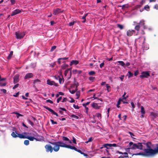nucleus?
<instances>
[{
  "label": "nucleus",
  "instance_id": "nucleus-1",
  "mask_svg": "<svg viewBox=\"0 0 158 158\" xmlns=\"http://www.w3.org/2000/svg\"><path fill=\"white\" fill-rule=\"evenodd\" d=\"M130 147L126 149V150L128 151L130 149L133 150L136 149L140 150H143V152L137 153L133 154L132 155H142L143 156H153L158 153V144H156V148L154 149L151 148L152 143L148 142L147 143H133L131 142L129 144Z\"/></svg>",
  "mask_w": 158,
  "mask_h": 158
},
{
  "label": "nucleus",
  "instance_id": "nucleus-2",
  "mask_svg": "<svg viewBox=\"0 0 158 158\" xmlns=\"http://www.w3.org/2000/svg\"><path fill=\"white\" fill-rule=\"evenodd\" d=\"M49 143L54 146L53 148L55 152H57L59 150L60 146L58 143L57 141L56 142H49Z\"/></svg>",
  "mask_w": 158,
  "mask_h": 158
},
{
  "label": "nucleus",
  "instance_id": "nucleus-3",
  "mask_svg": "<svg viewBox=\"0 0 158 158\" xmlns=\"http://www.w3.org/2000/svg\"><path fill=\"white\" fill-rule=\"evenodd\" d=\"M15 34L16 38L18 39H21L23 38L25 35L24 32H20L19 31L16 32Z\"/></svg>",
  "mask_w": 158,
  "mask_h": 158
},
{
  "label": "nucleus",
  "instance_id": "nucleus-4",
  "mask_svg": "<svg viewBox=\"0 0 158 158\" xmlns=\"http://www.w3.org/2000/svg\"><path fill=\"white\" fill-rule=\"evenodd\" d=\"M60 147L67 148L70 149L71 146L66 144L61 141H57Z\"/></svg>",
  "mask_w": 158,
  "mask_h": 158
},
{
  "label": "nucleus",
  "instance_id": "nucleus-5",
  "mask_svg": "<svg viewBox=\"0 0 158 158\" xmlns=\"http://www.w3.org/2000/svg\"><path fill=\"white\" fill-rule=\"evenodd\" d=\"M45 148L47 152H50L52 153L53 151L52 147L50 145L47 144L45 146Z\"/></svg>",
  "mask_w": 158,
  "mask_h": 158
},
{
  "label": "nucleus",
  "instance_id": "nucleus-6",
  "mask_svg": "<svg viewBox=\"0 0 158 158\" xmlns=\"http://www.w3.org/2000/svg\"><path fill=\"white\" fill-rule=\"evenodd\" d=\"M43 107L45 109L48 110L49 111L51 112L52 114L56 115L57 117L58 116V115L57 113L54 111L53 110L50 108L46 106H44Z\"/></svg>",
  "mask_w": 158,
  "mask_h": 158
},
{
  "label": "nucleus",
  "instance_id": "nucleus-7",
  "mask_svg": "<svg viewBox=\"0 0 158 158\" xmlns=\"http://www.w3.org/2000/svg\"><path fill=\"white\" fill-rule=\"evenodd\" d=\"M150 76L149 73L148 72H143L141 73V74L140 76V77L143 78L144 77L147 78Z\"/></svg>",
  "mask_w": 158,
  "mask_h": 158
},
{
  "label": "nucleus",
  "instance_id": "nucleus-8",
  "mask_svg": "<svg viewBox=\"0 0 158 158\" xmlns=\"http://www.w3.org/2000/svg\"><path fill=\"white\" fill-rule=\"evenodd\" d=\"M47 84L51 85H54L55 86H58L57 83H56L54 81H51L49 79L47 80Z\"/></svg>",
  "mask_w": 158,
  "mask_h": 158
},
{
  "label": "nucleus",
  "instance_id": "nucleus-9",
  "mask_svg": "<svg viewBox=\"0 0 158 158\" xmlns=\"http://www.w3.org/2000/svg\"><path fill=\"white\" fill-rule=\"evenodd\" d=\"M63 10H61V9L57 8L56 9L54 10L53 12V14L54 15H56L60 13H62L63 12Z\"/></svg>",
  "mask_w": 158,
  "mask_h": 158
},
{
  "label": "nucleus",
  "instance_id": "nucleus-10",
  "mask_svg": "<svg viewBox=\"0 0 158 158\" xmlns=\"http://www.w3.org/2000/svg\"><path fill=\"white\" fill-rule=\"evenodd\" d=\"M135 31L134 30H128L127 32V35L128 36H131L133 34L135 33Z\"/></svg>",
  "mask_w": 158,
  "mask_h": 158
},
{
  "label": "nucleus",
  "instance_id": "nucleus-11",
  "mask_svg": "<svg viewBox=\"0 0 158 158\" xmlns=\"http://www.w3.org/2000/svg\"><path fill=\"white\" fill-rule=\"evenodd\" d=\"M103 147L105 148H106L107 149H108L109 148L107 147V146H109L110 147H111L112 146L113 147H117L118 146L117 145V144L115 143H113V144H109V143H106L105 144L103 145Z\"/></svg>",
  "mask_w": 158,
  "mask_h": 158
},
{
  "label": "nucleus",
  "instance_id": "nucleus-12",
  "mask_svg": "<svg viewBox=\"0 0 158 158\" xmlns=\"http://www.w3.org/2000/svg\"><path fill=\"white\" fill-rule=\"evenodd\" d=\"M21 10H20L19 9H16L15 10H14L12 13L11 14V16H13L14 15H17L20 12H21Z\"/></svg>",
  "mask_w": 158,
  "mask_h": 158
},
{
  "label": "nucleus",
  "instance_id": "nucleus-13",
  "mask_svg": "<svg viewBox=\"0 0 158 158\" xmlns=\"http://www.w3.org/2000/svg\"><path fill=\"white\" fill-rule=\"evenodd\" d=\"M33 76V73H29L27 74L24 77L25 79H27L32 77Z\"/></svg>",
  "mask_w": 158,
  "mask_h": 158
},
{
  "label": "nucleus",
  "instance_id": "nucleus-14",
  "mask_svg": "<svg viewBox=\"0 0 158 158\" xmlns=\"http://www.w3.org/2000/svg\"><path fill=\"white\" fill-rule=\"evenodd\" d=\"M19 75L16 74L14 77V83L15 84L19 82Z\"/></svg>",
  "mask_w": 158,
  "mask_h": 158
},
{
  "label": "nucleus",
  "instance_id": "nucleus-15",
  "mask_svg": "<svg viewBox=\"0 0 158 158\" xmlns=\"http://www.w3.org/2000/svg\"><path fill=\"white\" fill-rule=\"evenodd\" d=\"M92 106L93 108L97 110L100 109L101 107V106L98 105L97 103L94 102L92 104Z\"/></svg>",
  "mask_w": 158,
  "mask_h": 158
},
{
  "label": "nucleus",
  "instance_id": "nucleus-16",
  "mask_svg": "<svg viewBox=\"0 0 158 158\" xmlns=\"http://www.w3.org/2000/svg\"><path fill=\"white\" fill-rule=\"evenodd\" d=\"M71 149L74 150L75 151L77 152H78L80 153L81 154L82 152L80 150L78 149L75 147L71 146L70 148Z\"/></svg>",
  "mask_w": 158,
  "mask_h": 158
},
{
  "label": "nucleus",
  "instance_id": "nucleus-17",
  "mask_svg": "<svg viewBox=\"0 0 158 158\" xmlns=\"http://www.w3.org/2000/svg\"><path fill=\"white\" fill-rule=\"evenodd\" d=\"M79 63L78 61L77 60H72L71 62L70 63V65H72L73 64L77 65Z\"/></svg>",
  "mask_w": 158,
  "mask_h": 158
},
{
  "label": "nucleus",
  "instance_id": "nucleus-18",
  "mask_svg": "<svg viewBox=\"0 0 158 158\" xmlns=\"http://www.w3.org/2000/svg\"><path fill=\"white\" fill-rule=\"evenodd\" d=\"M62 139L63 141H69V143H72L71 141L69 140V139L67 137L65 136H63L62 137Z\"/></svg>",
  "mask_w": 158,
  "mask_h": 158
},
{
  "label": "nucleus",
  "instance_id": "nucleus-19",
  "mask_svg": "<svg viewBox=\"0 0 158 158\" xmlns=\"http://www.w3.org/2000/svg\"><path fill=\"white\" fill-rule=\"evenodd\" d=\"M18 137H19L21 139H26V136L23 135L22 134H18Z\"/></svg>",
  "mask_w": 158,
  "mask_h": 158
},
{
  "label": "nucleus",
  "instance_id": "nucleus-20",
  "mask_svg": "<svg viewBox=\"0 0 158 158\" xmlns=\"http://www.w3.org/2000/svg\"><path fill=\"white\" fill-rule=\"evenodd\" d=\"M18 133L16 132H13L11 134V135L14 138H16L18 137Z\"/></svg>",
  "mask_w": 158,
  "mask_h": 158
},
{
  "label": "nucleus",
  "instance_id": "nucleus-21",
  "mask_svg": "<svg viewBox=\"0 0 158 158\" xmlns=\"http://www.w3.org/2000/svg\"><path fill=\"white\" fill-rule=\"evenodd\" d=\"M75 83L73 85V87L74 86H76V88L75 89L76 90H77L78 89L77 87L79 85L78 83L75 80Z\"/></svg>",
  "mask_w": 158,
  "mask_h": 158
},
{
  "label": "nucleus",
  "instance_id": "nucleus-22",
  "mask_svg": "<svg viewBox=\"0 0 158 158\" xmlns=\"http://www.w3.org/2000/svg\"><path fill=\"white\" fill-rule=\"evenodd\" d=\"M140 23H138L137 24L135 27V30L139 31L140 28Z\"/></svg>",
  "mask_w": 158,
  "mask_h": 158
},
{
  "label": "nucleus",
  "instance_id": "nucleus-23",
  "mask_svg": "<svg viewBox=\"0 0 158 158\" xmlns=\"http://www.w3.org/2000/svg\"><path fill=\"white\" fill-rule=\"evenodd\" d=\"M26 139H27L30 141H33L34 140V139H35V137L26 136Z\"/></svg>",
  "mask_w": 158,
  "mask_h": 158
},
{
  "label": "nucleus",
  "instance_id": "nucleus-24",
  "mask_svg": "<svg viewBox=\"0 0 158 158\" xmlns=\"http://www.w3.org/2000/svg\"><path fill=\"white\" fill-rule=\"evenodd\" d=\"M13 113L16 114V116L18 118H19V117L20 116H23V114H22L17 112H14Z\"/></svg>",
  "mask_w": 158,
  "mask_h": 158
},
{
  "label": "nucleus",
  "instance_id": "nucleus-25",
  "mask_svg": "<svg viewBox=\"0 0 158 158\" xmlns=\"http://www.w3.org/2000/svg\"><path fill=\"white\" fill-rule=\"evenodd\" d=\"M141 111L140 112L142 114H144L145 113V110L143 106H141Z\"/></svg>",
  "mask_w": 158,
  "mask_h": 158
},
{
  "label": "nucleus",
  "instance_id": "nucleus-26",
  "mask_svg": "<svg viewBox=\"0 0 158 158\" xmlns=\"http://www.w3.org/2000/svg\"><path fill=\"white\" fill-rule=\"evenodd\" d=\"M63 63H64V64H63L61 66V67L62 69H64L68 66V65L65 64V61H63Z\"/></svg>",
  "mask_w": 158,
  "mask_h": 158
},
{
  "label": "nucleus",
  "instance_id": "nucleus-27",
  "mask_svg": "<svg viewBox=\"0 0 158 158\" xmlns=\"http://www.w3.org/2000/svg\"><path fill=\"white\" fill-rule=\"evenodd\" d=\"M70 117H71V118H73L76 119H78L79 118L78 116H76L75 115L73 114H71L70 116Z\"/></svg>",
  "mask_w": 158,
  "mask_h": 158
},
{
  "label": "nucleus",
  "instance_id": "nucleus-28",
  "mask_svg": "<svg viewBox=\"0 0 158 158\" xmlns=\"http://www.w3.org/2000/svg\"><path fill=\"white\" fill-rule=\"evenodd\" d=\"M106 90L108 91V92H109L110 90V86L108 84H106Z\"/></svg>",
  "mask_w": 158,
  "mask_h": 158
},
{
  "label": "nucleus",
  "instance_id": "nucleus-29",
  "mask_svg": "<svg viewBox=\"0 0 158 158\" xmlns=\"http://www.w3.org/2000/svg\"><path fill=\"white\" fill-rule=\"evenodd\" d=\"M96 73L95 71H91L88 73V74L90 76H93Z\"/></svg>",
  "mask_w": 158,
  "mask_h": 158
},
{
  "label": "nucleus",
  "instance_id": "nucleus-30",
  "mask_svg": "<svg viewBox=\"0 0 158 158\" xmlns=\"http://www.w3.org/2000/svg\"><path fill=\"white\" fill-rule=\"evenodd\" d=\"M80 92L79 91H77L76 94V95L77 96V99H78L80 96Z\"/></svg>",
  "mask_w": 158,
  "mask_h": 158
},
{
  "label": "nucleus",
  "instance_id": "nucleus-31",
  "mask_svg": "<svg viewBox=\"0 0 158 158\" xmlns=\"http://www.w3.org/2000/svg\"><path fill=\"white\" fill-rule=\"evenodd\" d=\"M13 52L12 51H11L10 52V54H9V55L7 57V58L8 59H10L11 58L12 55H13Z\"/></svg>",
  "mask_w": 158,
  "mask_h": 158
},
{
  "label": "nucleus",
  "instance_id": "nucleus-32",
  "mask_svg": "<svg viewBox=\"0 0 158 158\" xmlns=\"http://www.w3.org/2000/svg\"><path fill=\"white\" fill-rule=\"evenodd\" d=\"M89 79L92 82H93L95 79V77H89Z\"/></svg>",
  "mask_w": 158,
  "mask_h": 158
},
{
  "label": "nucleus",
  "instance_id": "nucleus-33",
  "mask_svg": "<svg viewBox=\"0 0 158 158\" xmlns=\"http://www.w3.org/2000/svg\"><path fill=\"white\" fill-rule=\"evenodd\" d=\"M71 69H66L64 72V75L66 76L67 75V73L69 72V70H70V73H71Z\"/></svg>",
  "mask_w": 158,
  "mask_h": 158
},
{
  "label": "nucleus",
  "instance_id": "nucleus-34",
  "mask_svg": "<svg viewBox=\"0 0 158 158\" xmlns=\"http://www.w3.org/2000/svg\"><path fill=\"white\" fill-rule=\"evenodd\" d=\"M118 62L123 67H124L125 65V64L123 61H119Z\"/></svg>",
  "mask_w": 158,
  "mask_h": 158
},
{
  "label": "nucleus",
  "instance_id": "nucleus-35",
  "mask_svg": "<svg viewBox=\"0 0 158 158\" xmlns=\"http://www.w3.org/2000/svg\"><path fill=\"white\" fill-rule=\"evenodd\" d=\"M139 23H140V24H139L140 25V26L143 25V26L144 27L145 23H144V21L143 20H141Z\"/></svg>",
  "mask_w": 158,
  "mask_h": 158
},
{
  "label": "nucleus",
  "instance_id": "nucleus-36",
  "mask_svg": "<svg viewBox=\"0 0 158 158\" xmlns=\"http://www.w3.org/2000/svg\"><path fill=\"white\" fill-rule=\"evenodd\" d=\"M149 8H150L149 6L148 5H146L144 7V9L146 10L147 11H148L149 10Z\"/></svg>",
  "mask_w": 158,
  "mask_h": 158
},
{
  "label": "nucleus",
  "instance_id": "nucleus-37",
  "mask_svg": "<svg viewBox=\"0 0 158 158\" xmlns=\"http://www.w3.org/2000/svg\"><path fill=\"white\" fill-rule=\"evenodd\" d=\"M24 144L26 145H28L29 144V140H26L24 141Z\"/></svg>",
  "mask_w": 158,
  "mask_h": 158
},
{
  "label": "nucleus",
  "instance_id": "nucleus-38",
  "mask_svg": "<svg viewBox=\"0 0 158 158\" xmlns=\"http://www.w3.org/2000/svg\"><path fill=\"white\" fill-rule=\"evenodd\" d=\"M117 26L121 30L123 29V25L121 24H118L117 25Z\"/></svg>",
  "mask_w": 158,
  "mask_h": 158
},
{
  "label": "nucleus",
  "instance_id": "nucleus-39",
  "mask_svg": "<svg viewBox=\"0 0 158 158\" xmlns=\"http://www.w3.org/2000/svg\"><path fill=\"white\" fill-rule=\"evenodd\" d=\"M41 82V81L39 79H37L35 80L34 81L33 83L34 84H35L36 83H39Z\"/></svg>",
  "mask_w": 158,
  "mask_h": 158
},
{
  "label": "nucleus",
  "instance_id": "nucleus-40",
  "mask_svg": "<svg viewBox=\"0 0 158 158\" xmlns=\"http://www.w3.org/2000/svg\"><path fill=\"white\" fill-rule=\"evenodd\" d=\"M128 73H129V76H128V78H130V77H132L133 75V74L132 73L131 71H129L128 72Z\"/></svg>",
  "mask_w": 158,
  "mask_h": 158
},
{
  "label": "nucleus",
  "instance_id": "nucleus-41",
  "mask_svg": "<svg viewBox=\"0 0 158 158\" xmlns=\"http://www.w3.org/2000/svg\"><path fill=\"white\" fill-rule=\"evenodd\" d=\"M123 154L124 155V156H123L124 158H128V155L127 152H125L123 153Z\"/></svg>",
  "mask_w": 158,
  "mask_h": 158
},
{
  "label": "nucleus",
  "instance_id": "nucleus-42",
  "mask_svg": "<svg viewBox=\"0 0 158 158\" xmlns=\"http://www.w3.org/2000/svg\"><path fill=\"white\" fill-rule=\"evenodd\" d=\"M58 79L59 80V81L60 84H61L62 83V78H61L59 76H57Z\"/></svg>",
  "mask_w": 158,
  "mask_h": 158
},
{
  "label": "nucleus",
  "instance_id": "nucleus-43",
  "mask_svg": "<svg viewBox=\"0 0 158 158\" xmlns=\"http://www.w3.org/2000/svg\"><path fill=\"white\" fill-rule=\"evenodd\" d=\"M92 137H90L88 140L87 141H86V142H85V143H88L89 142H91L92 141Z\"/></svg>",
  "mask_w": 158,
  "mask_h": 158
},
{
  "label": "nucleus",
  "instance_id": "nucleus-44",
  "mask_svg": "<svg viewBox=\"0 0 158 158\" xmlns=\"http://www.w3.org/2000/svg\"><path fill=\"white\" fill-rule=\"evenodd\" d=\"M93 98H94V99H98V100H100V101H102V98H97L96 97H95V94H94Z\"/></svg>",
  "mask_w": 158,
  "mask_h": 158
},
{
  "label": "nucleus",
  "instance_id": "nucleus-45",
  "mask_svg": "<svg viewBox=\"0 0 158 158\" xmlns=\"http://www.w3.org/2000/svg\"><path fill=\"white\" fill-rule=\"evenodd\" d=\"M95 116H97L98 118H99L100 117V118H101V114L99 113H97L96 114Z\"/></svg>",
  "mask_w": 158,
  "mask_h": 158
},
{
  "label": "nucleus",
  "instance_id": "nucleus-46",
  "mask_svg": "<svg viewBox=\"0 0 158 158\" xmlns=\"http://www.w3.org/2000/svg\"><path fill=\"white\" fill-rule=\"evenodd\" d=\"M29 124H30L31 126H34V123L30 120H27Z\"/></svg>",
  "mask_w": 158,
  "mask_h": 158
},
{
  "label": "nucleus",
  "instance_id": "nucleus-47",
  "mask_svg": "<svg viewBox=\"0 0 158 158\" xmlns=\"http://www.w3.org/2000/svg\"><path fill=\"white\" fill-rule=\"evenodd\" d=\"M76 23V22L74 21H73L72 22H70L69 23V25L70 26H73L74 24V23Z\"/></svg>",
  "mask_w": 158,
  "mask_h": 158
},
{
  "label": "nucleus",
  "instance_id": "nucleus-48",
  "mask_svg": "<svg viewBox=\"0 0 158 158\" xmlns=\"http://www.w3.org/2000/svg\"><path fill=\"white\" fill-rule=\"evenodd\" d=\"M77 91V90H76V89L75 90H71L70 89L69 90V92L72 94H74Z\"/></svg>",
  "mask_w": 158,
  "mask_h": 158
},
{
  "label": "nucleus",
  "instance_id": "nucleus-49",
  "mask_svg": "<svg viewBox=\"0 0 158 158\" xmlns=\"http://www.w3.org/2000/svg\"><path fill=\"white\" fill-rule=\"evenodd\" d=\"M56 48V46H54L52 47L50 50V51L52 52Z\"/></svg>",
  "mask_w": 158,
  "mask_h": 158
},
{
  "label": "nucleus",
  "instance_id": "nucleus-50",
  "mask_svg": "<svg viewBox=\"0 0 158 158\" xmlns=\"http://www.w3.org/2000/svg\"><path fill=\"white\" fill-rule=\"evenodd\" d=\"M73 143L75 144H76L77 143L76 142V139L73 136Z\"/></svg>",
  "mask_w": 158,
  "mask_h": 158
},
{
  "label": "nucleus",
  "instance_id": "nucleus-51",
  "mask_svg": "<svg viewBox=\"0 0 158 158\" xmlns=\"http://www.w3.org/2000/svg\"><path fill=\"white\" fill-rule=\"evenodd\" d=\"M50 121H51L52 123V124H57V122H56L54 121V120L52 119H51Z\"/></svg>",
  "mask_w": 158,
  "mask_h": 158
},
{
  "label": "nucleus",
  "instance_id": "nucleus-52",
  "mask_svg": "<svg viewBox=\"0 0 158 158\" xmlns=\"http://www.w3.org/2000/svg\"><path fill=\"white\" fill-rule=\"evenodd\" d=\"M6 85V83H2V82H0V86H5Z\"/></svg>",
  "mask_w": 158,
  "mask_h": 158
},
{
  "label": "nucleus",
  "instance_id": "nucleus-53",
  "mask_svg": "<svg viewBox=\"0 0 158 158\" xmlns=\"http://www.w3.org/2000/svg\"><path fill=\"white\" fill-rule=\"evenodd\" d=\"M90 103V102H88L85 103H83L82 105H83V106H85V107H86V106L88 104H89Z\"/></svg>",
  "mask_w": 158,
  "mask_h": 158
},
{
  "label": "nucleus",
  "instance_id": "nucleus-54",
  "mask_svg": "<svg viewBox=\"0 0 158 158\" xmlns=\"http://www.w3.org/2000/svg\"><path fill=\"white\" fill-rule=\"evenodd\" d=\"M19 84H17L15 85L13 87V89H15L16 88L18 87L19 86Z\"/></svg>",
  "mask_w": 158,
  "mask_h": 158
},
{
  "label": "nucleus",
  "instance_id": "nucleus-55",
  "mask_svg": "<svg viewBox=\"0 0 158 158\" xmlns=\"http://www.w3.org/2000/svg\"><path fill=\"white\" fill-rule=\"evenodd\" d=\"M73 107L76 109H79V106L77 105H76L75 104H73Z\"/></svg>",
  "mask_w": 158,
  "mask_h": 158
},
{
  "label": "nucleus",
  "instance_id": "nucleus-56",
  "mask_svg": "<svg viewBox=\"0 0 158 158\" xmlns=\"http://www.w3.org/2000/svg\"><path fill=\"white\" fill-rule=\"evenodd\" d=\"M62 98V97H60L57 99V103H58L60 101L61 99Z\"/></svg>",
  "mask_w": 158,
  "mask_h": 158
},
{
  "label": "nucleus",
  "instance_id": "nucleus-57",
  "mask_svg": "<svg viewBox=\"0 0 158 158\" xmlns=\"http://www.w3.org/2000/svg\"><path fill=\"white\" fill-rule=\"evenodd\" d=\"M104 65V63L103 62L101 63L100 65V67L101 68H102Z\"/></svg>",
  "mask_w": 158,
  "mask_h": 158
},
{
  "label": "nucleus",
  "instance_id": "nucleus-58",
  "mask_svg": "<svg viewBox=\"0 0 158 158\" xmlns=\"http://www.w3.org/2000/svg\"><path fill=\"white\" fill-rule=\"evenodd\" d=\"M0 91H1L3 92L4 93H5L6 92V90L4 89H0Z\"/></svg>",
  "mask_w": 158,
  "mask_h": 158
},
{
  "label": "nucleus",
  "instance_id": "nucleus-59",
  "mask_svg": "<svg viewBox=\"0 0 158 158\" xmlns=\"http://www.w3.org/2000/svg\"><path fill=\"white\" fill-rule=\"evenodd\" d=\"M19 92H17V93H16L15 94H14L13 95V96L14 97H18L19 95Z\"/></svg>",
  "mask_w": 158,
  "mask_h": 158
},
{
  "label": "nucleus",
  "instance_id": "nucleus-60",
  "mask_svg": "<svg viewBox=\"0 0 158 158\" xmlns=\"http://www.w3.org/2000/svg\"><path fill=\"white\" fill-rule=\"evenodd\" d=\"M121 101H122V99L121 98L119 99L118 100V101L117 104L120 105V104Z\"/></svg>",
  "mask_w": 158,
  "mask_h": 158
},
{
  "label": "nucleus",
  "instance_id": "nucleus-61",
  "mask_svg": "<svg viewBox=\"0 0 158 158\" xmlns=\"http://www.w3.org/2000/svg\"><path fill=\"white\" fill-rule=\"evenodd\" d=\"M138 73H139V72H138V70H136L135 71L134 74L135 76H136L137 75H138Z\"/></svg>",
  "mask_w": 158,
  "mask_h": 158
},
{
  "label": "nucleus",
  "instance_id": "nucleus-62",
  "mask_svg": "<svg viewBox=\"0 0 158 158\" xmlns=\"http://www.w3.org/2000/svg\"><path fill=\"white\" fill-rule=\"evenodd\" d=\"M124 75H122L121 77H119L120 79L122 81H123V77H124Z\"/></svg>",
  "mask_w": 158,
  "mask_h": 158
},
{
  "label": "nucleus",
  "instance_id": "nucleus-63",
  "mask_svg": "<svg viewBox=\"0 0 158 158\" xmlns=\"http://www.w3.org/2000/svg\"><path fill=\"white\" fill-rule=\"evenodd\" d=\"M71 100L69 101V102L71 103H72V102H75V100L73 98H71Z\"/></svg>",
  "mask_w": 158,
  "mask_h": 158
},
{
  "label": "nucleus",
  "instance_id": "nucleus-64",
  "mask_svg": "<svg viewBox=\"0 0 158 158\" xmlns=\"http://www.w3.org/2000/svg\"><path fill=\"white\" fill-rule=\"evenodd\" d=\"M46 102H49L51 104H52L53 103V102L50 99H48L46 100Z\"/></svg>",
  "mask_w": 158,
  "mask_h": 158
}]
</instances>
